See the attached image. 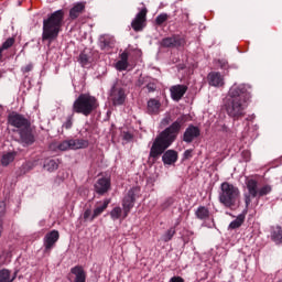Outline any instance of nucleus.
<instances>
[{"mask_svg": "<svg viewBox=\"0 0 282 282\" xmlns=\"http://www.w3.org/2000/svg\"><path fill=\"white\" fill-rule=\"evenodd\" d=\"M240 197L241 192L239 191V187L229 182L221 183L218 200L225 208H237V206H239Z\"/></svg>", "mask_w": 282, "mask_h": 282, "instance_id": "nucleus-4", "label": "nucleus"}, {"mask_svg": "<svg viewBox=\"0 0 282 282\" xmlns=\"http://www.w3.org/2000/svg\"><path fill=\"white\" fill-rule=\"evenodd\" d=\"M221 67H226V62H225V63H223Z\"/></svg>", "mask_w": 282, "mask_h": 282, "instance_id": "nucleus-49", "label": "nucleus"}, {"mask_svg": "<svg viewBox=\"0 0 282 282\" xmlns=\"http://www.w3.org/2000/svg\"><path fill=\"white\" fill-rule=\"evenodd\" d=\"M271 238L275 243H282V228L276 226L273 228Z\"/></svg>", "mask_w": 282, "mask_h": 282, "instance_id": "nucleus-28", "label": "nucleus"}, {"mask_svg": "<svg viewBox=\"0 0 282 282\" xmlns=\"http://www.w3.org/2000/svg\"><path fill=\"white\" fill-rule=\"evenodd\" d=\"M52 151H69L72 150V141L65 140L62 142H55L51 144Z\"/></svg>", "mask_w": 282, "mask_h": 282, "instance_id": "nucleus-22", "label": "nucleus"}, {"mask_svg": "<svg viewBox=\"0 0 282 282\" xmlns=\"http://www.w3.org/2000/svg\"><path fill=\"white\" fill-rule=\"evenodd\" d=\"M70 272L74 274L73 282H86L87 281V273H85V269L80 265H76L70 269Z\"/></svg>", "mask_w": 282, "mask_h": 282, "instance_id": "nucleus-19", "label": "nucleus"}, {"mask_svg": "<svg viewBox=\"0 0 282 282\" xmlns=\"http://www.w3.org/2000/svg\"><path fill=\"white\" fill-rule=\"evenodd\" d=\"M44 169H46V171H56V169H58V163L55 160H46L44 163Z\"/></svg>", "mask_w": 282, "mask_h": 282, "instance_id": "nucleus-31", "label": "nucleus"}, {"mask_svg": "<svg viewBox=\"0 0 282 282\" xmlns=\"http://www.w3.org/2000/svg\"><path fill=\"white\" fill-rule=\"evenodd\" d=\"M64 21V10H57L53 12L47 19L43 20L42 41L43 43H47V47H50V45H52V43L58 39V34H61Z\"/></svg>", "mask_w": 282, "mask_h": 282, "instance_id": "nucleus-3", "label": "nucleus"}, {"mask_svg": "<svg viewBox=\"0 0 282 282\" xmlns=\"http://www.w3.org/2000/svg\"><path fill=\"white\" fill-rule=\"evenodd\" d=\"M173 122V116L171 113H166L165 117L161 120V127H169Z\"/></svg>", "mask_w": 282, "mask_h": 282, "instance_id": "nucleus-39", "label": "nucleus"}, {"mask_svg": "<svg viewBox=\"0 0 282 282\" xmlns=\"http://www.w3.org/2000/svg\"><path fill=\"white\" fill-rule=\"evenodd\" d=\"M9 123L12 127H17V129H25L30 124L28 119L25 117L19 115V113H11L9 116Z\"/></svg>", "mask_w": 282, "mask_h": 282, "instance_id": "nucleus-13", "label": "nucleus"}, {"mask_svg": "<svg viewBox=\"0 0 282 282\" xmlns=\"http://www.w3.org/2000/svg\"><path fill=\"white\" fill-rule=\"evenodd\" d=\"M109 204H111V199L109 198L105 199L104 202H98L93 212V218L96 219L100 217V215H102V213H105L107 208H109Z\"/></svg>", "mask_w": 282, "mask_h": 282, "instance_id": "nucleus-17", "label": "nucleus"}, {"mask_svg": "<svg viewBox=\"0 0 282 282\" xmlns=\"http://www.w3.org/2000/svg\"><path fill=\"white\" fill-rule=\"evenodd\" d=\"M32 64H29V65H26L24 68H23V72H24V74H28V72H32Z\"/></svg>", "mask_w": 282, "mask_h": 282, "instance_id": "nucleus-46", "label": "nucleus"}, {"mask_svg": "<svg viewBox=\"0 0 282 282\" xmlns=\"http://www.w3.org/2000/svg\"><path fill=\"white\" fill-rule=\"evenodd\" d=\"M15 158H17V152L4 153L1 158L2 166H9V164H12V162H14Z\"/></svg>", "mask_w": 282, "mask_h": 282, "instance_id": "nucleus-26", "label": "nucleus"}, {"mask_svg": "<svg viewBox=\"0 0 282 282\" xmlns=\"http://www.w3.org/2000/svg\"><path fill=\"white\" fill-rule=\"evenodd\" d=\"M169 282H184L182 276H172Z\"/></svg>", "mask_w": 282, "mask_h": 282, "instance_id": "nucleus-44", "label": "nucleus"}, {"mask_svg": "<svg viewBox=\"0 0 282 282\" xmlns=\"http://www.w3.org/2000/svg\"><path fill=\"white\" fill-rule=\"evenodd\" d=\"M200 131L199 128L195 126H188L183 134V141L187 144H191L193 140L199 138Z\"/></svg>", "mask_w": 282, "mask_h": 282, "instance_id": "nucleus-15", "label": "nucleus"}, {"mask_svg": "<svg viewBox=\"0 0 282 282\" xmlns=\"http://www.w3.org/2000/svg\"><path fill=\"white\" fill-rule=\"evenodd\" d=\"M143 89H147L149 94L155 91L158 89V85H155V82L152 80L151 78L148 79V83L145 84V87Z\"/></svg>", "mask_w": 282, "mask_h": 282, "instance_id": "nucleus-35", "label": "nucleus"}, {"mask_svg": "<svg viewBox=\"0 0 282 282\" xmlns=\"http://www.w3.org/2000/svg\"><path fill=\"white\" fill-rule=\"evenodd\" d=\"M89 141L85 139H70V150L76 151L78 149H87Z\"/></svg>", "mask_w": 282, "mask_h": 282, "instance_id": "nucleus-23", "label": "nucleus"}, {"mask_svg": "<svg viewBox=\"0 0 282 282\" xmlns=\"http://www.w3.org/2000/svg\"><path fill=\"white\" fill-rule=\"evenodd\" d=\"M14 276L11 275L10 270L2 269L0 270V282H12Z\"/></svg>", "mask_w": 282, "mask_h": 282, "instance_id": "nucleus-29", "label": "nucleus"}, {"mask_svg": "<svg viewBox=\"0 0 282 282\" xmlns=\"http://www.w3.org/2000/svg\"><path fill=\"white\" fill-rule=\"evenodd\" d=\"M186 91H188V86L186 85H174L170 88L171 98L176 102H180V99L184 98Z\"/></svg>", "mask_w": 282, "mask_h": 282, "instance_id": "nucleus-14", "label": "nucleus"}, {"mask_svg": "<svg viewBox=\"0 0 282 282\" xmlns=\"http://www.w3.org/2000/svg\"><path fill=\"white\" fill-rule=\"evenodd\" d=\"M14 45V37H9L0 47L1 56H3V50H10Z\"/></svg>", "mask_w": 282, "mask_h": 282, "instance_id": "nucleus-34", "label": "nucleus"}, {"mask_svg": "<svg viewBox=\"0 0 282 282\" xmlns=\"http://www.w3.org/2000/svg\"><path fill=\"white\" fill-rule=\"evenodd\" d=\"M246 185L248 194H245V203L246 207L248 208V206L252 204V199H254V197H258L259 195V182L250 178L246 182Z\"/></svg>", "mask_w": 282, "mask_h": 282, "instance_id": "nucleus-7", "label": "nucleus"}, {"mask_svg": "<svg viewBox=\"0 0 282 282\" xmlns=\"http://www.w3.org/2000/svg\"><path fill=\"white\" fill-rule=\"evenodd\" d=\"M250 91L246 85H234L228 93L225 104L227 115L234 120H239L246 116V109L250 105Z\"/></svg>", "mask_w": 282, "mask_h": 282, "instance_id": "nucleus-2", "label": "nucleus"}, {"mask_svg": "<svg viewBox=\"0 0 282 282\" xmlns=\"http://www.w3.org/2000/svg\"><path fill=\"white\" fill-rule=\"evenodd\" d=\"M167 202H169V206H171V204H173V199H171V198Z\"/></svg>", "mask_w": 282, "mask_h": 282, "instance_id": "nucleus-48", "label": "nucleus"}, {"mask_svg": "<svg viewBox=\"0 0 282 282\" xmlns=\"http://www.w3.org/2000/svg\"><path fill=\"white\" fill-rule=\"evenodd\" d=\"M162 47H184L186 45V39L180 35H173L171 37H165L161 41Z\"/></svg>", "mask_w": 282, "mask_h": 282, "instance_id": "nucleus-11", "label": "nucleus"}, {"mask_svg": "<svg viewBox=\"0 0 282 282\" xmlns=\"http://www.w3.org/2000/svg\"><path fill=\"white\" fill-rule=\"evenodd\" d=\"M98 109V99L89 94H82L73 104V113L91 116Z\"/></svg>", "mask_w": 282, "mask_h": 282, "instance_id": "nucleus-5", "label": "nucleus"}, {"mask_svg": "<svg viewBox=\"0 0 282 282\" xmlns=\"http://www.w3.org/2000/svg\"><path fill=\"white\" fill-rule=\"evenodd\" d=\"M245 221H246V214H240L237 216L235 220L230 223L229 228L231 230H237V228H241Z\"/></svg>", "mask_w": 282, "mask_h": 282, "instance_id": "nucleus-25", "label": "nucleus"}, {"mask_svg": "<svg viewBox=\"0 0 282 282\" xmlns=\"http://www.w3.org/2000/svg\"><path fill=\"white\" fill-rule=\"evenodd\" d=\"M61 235L57 230H52L51 232L46 234L44 237V253L50 254L54 246H56V241H58Z\"/></svg>", "mask_w": 282, "mask_h": 282, "instance_id": "nucleus-9", "label": "nucleus"}, {"mask_svg": "<svg viewBox=\"0 0 282 282\" xmlns=\"http://www.w3.org/2000/svg\"><path fill=\"white\" fill-rule=\"evenodd\" d=\"M72 124H73V121H72V117H69L66 122L64 123V127L66 129H72Z\"/></svg>", "mask_w": 282, "mask_h": 282, "instance_id": "nucleus-42", "label": "nucleus"}, {"mask_svg": "<svg viewBox=\"0 0 282 282\" xmlns=\"http://www.w3.org/2000/svg\"><path fill=\"white\" fill-rule=\"evenodd\" d=\"M183 126L184 117H180L170 127L165 128L153 141L149 158L158 160L160 155H163V164H167L169 166L175 164V162H177V151H166V149L177 140V135H180V131H182Z\"/></svg>", "mask_w": 282, "mask_h": 282, "instance_id": "nucleus-1", "label": "nucleus"}, {"mask_svg": "<svg viewBox=\"0 0 282 282\" xmlns=\"http://www.w3.org/2000/svg\"><path fill=\"white\" fill-rule=\"evenodd\" d=\"M20 140L23 144H34V134H32V129H30V124L25 128L20 129Z\"/></svg>", "mask_w": 282, "mask_h": 282, "instance_id": "nucleus-16", "label": "nucleus"}, {"mask_svg": "<svg viewBox=\"0 0 282 282\" xmlns=\"http://www.w3.org/2000/svg\"><path fill=\"white\" fill-rule=\"evenodd\" d=\"M78 62L80 63L82 67H87V65H89V55L80 53Z\"/></svg>", "mask_w": 282, "mask_h": 282, "instance_id": "nucleus-36", "label": "nucleus"}, {"mask_svg": "<svg viewBox=\"0 0 282 282\" xmlns=\"http://www.w3.org/2000/svg\"><path fill=\"white\" fill-rule=\"evenodd\" d=\"M110 217H111V219L113 221L120 219V217H122V219H124V213H122V208L121 207H115L110 212Z\"/></svg>", "mask_w": 282, "mask_h": 282, "instance_id": "nucleus-30", "label": "nucleus"}, {"mask_svg": "<svg viewBox=\"0 0 282 282\" xmlns=\"http://www.w3.org/2000/svg\"><path fill=\"white\" fill-rule=\"evenodd\" d=\"M175 227L170 228L163 236H162V240L167 242L171 241V239H173V237H175Z\"/></svg>", "mask_w": 282, "mask_h": 282, "instance_id": "nucleus-33", "label": "nucleus"}, {"mask_svg": "<svg viewBox=\"0 0 282 282\" xmlns=\"http://www.w3.org/2000/svg\"><path fill=\"white\" fill-rule=\"evenodd\" d=\"M6 215V203H0V221H3V216Z\"/></svg>", "mask_w": 282, "mask_h": 282, "instance_id": "nucleus-41", "label": "nucleus"}, {"mask_svg": "<svg viewBox=\"0 0 282 282\" xmlns=\"http://www.w3.org/2000/svg\"><path fill=\"white\" fill-rule=\"evenodd\" d=\"M272 193V186L270 185H263L258 189V196L257 197H265V195H270Z\"/></svg>", "mask_w": 282, "mask_h": 282, "instance_id": "nucleus-32", "label": "nucleus"}, {"mask_svg": "<svg viewBox=\"0 0 282 282\" xmlns=\"http://www.w3.org/2000/svg\"><path fill=\"white\" fill-rule=\"evenodd\" d=\"M83 12H85V2H78L69 10V19L74 21L78 19Z\"/></svg>", "mask_w": 282, "mask_h": 282, "instance_id": "nucleus-21", "label": "nucleus"}, {"mask_svg": "<svg viewBox=\"0 0 282 282\" xmlns=\"http://www.w3.org/2000/svg\"><path fill=\"white\" fill-rule=\"evenodd\" d=\"M147 12H149V10L143 8L133 19L131 26L134 32H142V30H144V23H147Z\"/></svg>", "mask_w": 282, "mask_h": 282, "instance_id": "nucleus-10", "label": "nucleus"}, {"mask_svg": "<svg viewBox=\"0 0 282 282\" xmlns=\"http://www.w3.org/2000/svg\"><path fill=\"white\" fill-rule=\"evenodd\" d=\"M208 83L212 87H224V77L217 72L209 73Z\"/></svg>", "mask_w": 282, "mask_h": 282, "instance_id": "nucleus-18", "label": "nucleus"}, {"mask_svg": "<svg viewBox=\"0 0 282 282\" xmlns=\"http://www.w3.org/2000/svg\"><path fill=\"white\" fill-rule=\"evenodd\" d=\"M3 235V220H0V237Z\"/></svg>", "mask_w": 282, "mask_h": 282, "instance_id": "nucleus-47", "label": "nucleus"}, {"mask_svg": "<svg viewBox=\"0 0 282 282\" xmlns=\"http://www.w3.org/2000/svg\"><path fill=\"white\" fill-rule=\"evenodd\" d=\"M149 77H140L137 82L138 87H145L147 83H149Z\"/></svg>", "mask_w": 282, "mask_h": 282, "instance_id": "nucleus-40", "label": "nucleus"}, {"mask_svg": "<svg viewBox=\"0 0 282 282\" xmlns=\"http://www.w3.org/2000/svg\"><path fill=\"white\" fill-rule=\"evenodd\" d=\"M83 219L84 221H94V219H96L94 218V213H91L90 208L84 210Z\"/></svg>", "mask_w": 282, "mask_h": 282, "instance_id": "nucleus-37", "label": "nucleus"}, {"mask_svg": "<svg viewBox=\"0 0 282 282\" xmlns=\"http://www.w3.org/2000/svg\"><path fill=\"white\" fill-rule=\"evenodd\" d=\"M195 216L197 219L205 221L210 218V210L206 206H199L195 212Z\"/></svg>", "mask_w": 282, "mask_h": 282, "instance_id": "nucleus-24", "label": "nucleus"}, {"mask_svg": "<svg viewBox=\"0 0 282 282\" xmlns=\"http://www.w3.org/2000/svg\"><path fill=\"white\" fill-rule=\"evenodd\" d=\"M192 155H193V151H192V150H186V151L184 152V158H185V160H188V158H192Z\"/></svg>", "mask_w": 282, "mask_h": 282, "instance_id": "nucleus-45", "label": "nucleus"}, {"mask_svg": "<svg viewBox=\"0 0 282 282\" xmlns=\"http://www.w3.org/2000/svg\"><path fill=\"white\" fill-rule=\"evenodd\" d=\"M138 191L139 189L137 187H133L123 197V200H122L123 219H127V217H129V213H131V208H133V205L135 204V193H138Z\"/></svg>", "mask_w": 282, "mask_h": 282, "instance_id": "nucleus-6", "label": "nucleus"}, {"mask_svg": "<svg viewBox=\"0 0 282 282\" xmlns=\"http://www.w3.org/2000/svg\"><path fill=\"white\" fill-rule=\"evenodd\" d=\"M161 104L158 99H150L148 101V111L149 113H159Z\"/></svg>", "mask_w": 282, "mask_h": 282, "instance_id": "nucleus-27", "label": "nucleus"}, {"mask_svg": "<svg viewBox=\"0 0 282 282\" xmlns=\"http://www.w3.org/2000/svg\"><path fill=\"white\" fill-rule=\"evenodd\" d=\"M94 191L97 195H106L111 191V178L107 176L99 177L94 184Z\"/></svg>", "mask_w": 282, "mask_h": 282, "instance_id": "nucleus-8", "label": "nucleus"}, {"mask_svg": "<svg viewBox=\"0 0 282 282\" xmlns=\"http://www.w3.org/2000/svg\"><path fill=\"white\" fill-rule=\"evenodd\" d=\"M1 58H2V55H1V50H0V61H1Z\"/></svg>", "mask_w": 282, "mask_h": 282, "instance_id": "nucleus-50", "label": "nucleus"}, {"mask_svg": "<svg viewBox=\"0 0 282 282\" xmlns=\"http://www.w3.org/2000/svg\"><path fill=\"white\" fill-rule=\"evenodd\" d=\"M110 98L113 105H123L124 100H127V94L122 87L113 86L110 93Z\"/></svg>", "mask_w": 282, "mask_h": 282, "instance_id": "nucleus-12", "label": "nucleus"}, {"mask_svg": "<svg viewBox=\"0 0 282 282\" xmlns=\"http://www.w3.org/2000/svg\"><path fill=\"white\" fill-rule=\"evenodd\" d=\"M129 67V53L124 51L120 54V59L116 63L118 72H124Z\"/></svg>", "mask_w": 282, "mask_h": 282, "instance_id": "nucleus-20", "label": "nucleus"}, {"mask_svg": "<svg viewBox=\"0 0 282 282\" xmlns=\"http://www.w3.org/2000/svg\"><path fill=\"white\" fill-rule=\"evenodd\" d=\"M166 21H169V14L166 13H161L155 19L158 25H162L163 23H166Z\"/></svg>", "mask_w": 282, "mask_h": 282, "instance_id": "nucleus-38", "label": "nucleus"}, {"mask_svg": "<svg viewBox=\"0 0 282 282\" xmlns=\"http://www.w3.org/2000/svg\"><path fill=\"white\" fill-rule=\"evenodd\" d=\"M123 140H133V134L129 132H123Z\"/></svg>", "mask_w": 282, "mask_h": 282, "instance_id": "nucleus-43", "label": "nucleus"}]
</instances>
